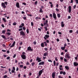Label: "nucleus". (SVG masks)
<instances>
[{"instance_id": "12", "label": "nucleus", "mask_w": 78, "mask_h": 78, "mask_svg": "<svg viewBox=\"0 0 78 78\" xmlns=\"http://www.w3.org/2000/svg\"><path fill=\"white\" fill-rule=\"evenodd\" d=\"M16 44V41H14L13 42V43L12 44V45L10 46V47L11 48H12V47H14V46L15 45V44Z\"/></svg>"}, {"instance_id": "27", "label": "nucleus", "mask_w": 78, "mask_h": 78, "mask_svg": "<svg viewBox=\"0 0 78 78\" xmlns=\"http://www.w3.org/2000/svg\"><path fill=\"white\" fill-rule=\"evenodd\" d=\"M2 20H3L4 22H7L6 20V19L5 18H2Z\"/></svg>"}, {"instance_id": "6", "label": "nucleus", "mask_w": 78, "mask_h": 78, "mask_svg": "<svg viewBox=\"0 0 78 78\" xmlns=\"http://www.w3.org/2000/svg\"><path fill=\"white\" fill-rule=\"evenodd\" d=\"M68 12L69 13H71V12H72V7L71 6H69L68 7Z\"/></svg>"}, {"instance_id": "40", "label": "nucleus", "mask_w": 78, "mask_h": 78, "mask_svg": "<svg viewBox=\"0 0 78 78\" xmlns=\"http://www.w3.org/2000/svg\"><path fill=\"white\" fill-rule=\"evenodd\" d=\"M23 65H21L20 66V68H23Z\"/></svg>"}, {"instance_id": "26", "label": "nucleus", "mask_w": 78, "mask_h": 78, "mask_svg": "<svg viewBox=\"0 0 78 78\" xmlns=\"http://www.w3.org/2000/svg\"><path fill=\"white\" fill-rule=\"evenodd\" d=\"M5 32H6V30H3L2 31V34H5Z\"/></svg>"}, {"instance_id": "64", "label": "nucleus", "mask_w": 78, "mask_h": 78, "mask_svg": "<svg viewBox=\"0 0 78 78\" xmlns=\"http://www.w3.org/2000/svg\"><path fill=\"white\" fill-rule=\"evenodd\" d=\"M46 41L47 43H49V40H47Z\"/></svg>"}, {"instance_id": "34", "label": "nucleus", "mask_w": 78, "mask_h": 78, "mask_svg": "<svg viewBox=\"0 0 78 78\" xmlns=\"http://www.w3.org/2000/svg\"><path fill=\"white\" fill-rule=\"evenodd\" d=\"M11 21H9V22L8 25L9 26H11Z\"/></svg>"}, {"instance_id": "23", "label": "nucleus", "mask_w": 78, "mask_h": 78, "mask_svg": "<svg viewBox=\"0 0 78 78\" xmlns=\"http://www.w3.org/2000/svg\"><path fill=\"white\" fill-rule=\"evenodd\" d=\"M57 15L58 18H60V17H61V15L60 14L58 13Z\"/></svg>"}, {"instance_id": "29", "label": "nucleus", "mask_w": 78, "mask_h": 78, "mask_svg": "<svg viewBox=\"0 0 78 78\" xmlns=\"http://www.w3.org/2000/svg\"><path fill=\"white\" fill-rule=\"evenodd\" d=\"M35 64V62H33L32 63V66H34V65Z\"/></svg>"}, {"instance_id": "17", "label": "nucleus", "mask_w": 78, "mask_h": 78, "mask_svg": "<svg viewBox=\"0 0 78 78\" xmlns=\"http://www.w3.org/2000/svg\"><path fill=\"white\" fill-rule=\"evenodd\" d=\"M48 53L47 52H46L44 53L43 55L44 56H48Z\"/></svg>"}, {"instance_id": "46", "label": "nucleus", "mask_w": 78, "mask_h": 78, "mask_svg": "<svg viewBox=\"0 0 78 78\" xmlns=\"http://www.w3.org/2000/svg\"><path fill=\"white\" fill-rule=\"evenodd\" d=\"M48 62H50L52 63V61L51 60L48 59Z\"/></svg>"}, {"instance_id": "25", "label": "nucleus", "mask_w": 78, "mask_h": 78, "mask_svg": "<svg viewBox=\"0 0 78 78\" xmlns=\"http://www.w3.org/2000/svg\"><path fill=\"white\" fill-rule=\"evenodd\" d=\"M35 19L36 20H38V19H40V20H41V18L40 17H36Z\"/></svg>"}, {"instance_id": "56", "label": "nucleus", "mask_w": 78, "mask_h": 78, "mask_svg": "<svg viewBox=\"0 0 78 78\" xmlns=\"http://www.w3.org/2000/svg\"><path fill=\"white\" fill-rule=\"evenodd\" d=\"M7 32H11V30L9 29H7Z\"/></svg>"}, {"instance_id": "19", "label": "nucleus", "mask_w": 78, "mask_h": 78, "mask_svg": "<svg viewBox=\"0 0 78 78\" xmlns=\"http://www.w3.org/2000/svg\"><path fill=\"white\" fill-rule=\"evenodd\" d=\"M61 48L62 50H65V48H66V47H64V46L62 47H61Z\"/></svg>"}, {"instance_id": "8", "label": "nucleus", "mask_w": 78, "mask_h": 78, "mask_svg": "<svg viewBox=\"0 0 78 78\" xmlns=\"http://www.w3.org/2000/svg\"><path fill=\"white\" fill-rule=\"evenodd\" d=\"M36 61H38V62H41V61H42L41 58H39V57H37L36 59Z\"/></svg>"}, {"instance_id": "21", "label": "nucleus", "mask_w": 78, "mask_h": 78, "mask_svg": "<svg viewBox=\"0 0 78 78\" xmlns=\"http://www.w3.org/2000/svg\"><path fill=\"white\" fill-rule=\"evenodd\" d=\"M47 23H48V20H46V23H44V26H45L46 25Z\"/></svg>"}, {"instance_id": "35", "label": "nucleus", "mask_w": 78, "mask_h": 78, "mask_svg": "<svg viewBox=\"0 0 78 78\" xmlns=\"http://www.w3.org/2000/svg\"><path fill=\"white\" fill-rule=\"evenodd\" d=\"M66 46H67L68 47H69L68 46H67V43H65L64 44V47H66Z\"/></svg>"}, {"instance_id": "42", "label": "nucleus", "mask_w": 78, "mask_h": 78, "mask_svg": "<svg viewBox=\"0 0 78 78\" xmlns=\"http://www.w3.org/2000/svg\"><path fill=\"white\" fill-rule=\"evenodd\" d=\"M4 3V4H5V5H6V6H7V5H8V2H5Z\"/></svg>"}, {"instance_id": "44", "label": "nucleus", "mask_w": 78, "mask_h": 78, "mask_svg": "<svg viewBox=\"0 0 78 78\" xmlns=\"http://www.w3.org/2000/svg\"><path fill=\"white\" fill-rule=\"evenodd\" d=\"M31 26H33V25H34V23H33V22H31Z\"/></svg>"}, {"instance_id": "37", "label": "nucleus", "mask_w": 78, "mask_h": 78, "mask_svg": "<svg viewBox=\"0 0 78 78\" xmlns=\"http://www.w3.org/2000/svg\"><path fill=\"white\" fill-rule=\"evenodd\" d=\"M7 77H8V76H7V75H5L4 76L3 78H7Z\"/></svg>"}, {"instance_id": "48", "label": "nucleus", "mask_w": 78, "mask_h": 78, "mask_svg": "<svg viewBox=\"0 0 78 78\" xmlns=\"http://www.w3.org/2000/svg\"><path fill=\"white\" fill-rule=\"evenodd\" d=\"M44 49L45 50V51H47V50H48V48H44Z\"/></svg>"}, {"instance_id": "13", "label": "nucleus", "mask_w": 78, "mask_h": 78, "mask_svg": "<svg viewBox=\"0 0 78 78\" xmlns=\"http://www.w3.org/2000/svg\"><path fill=\"white\" fill-rule=\"evenodd\" d=\"M73 65H74V66H78V62H74L73 63Z\"/></svg>"}, {"instance_id": "63", "label": "nucleus", "mask_w": 78, "mask_h": 78, "mask_svg": "<svg viewBox=\"0 0 78 78\" xmlns=\"http://www.w3.org/2000/svg\"><path fill=\"white\" fill-rule=\"evenodd\" d=\"M19 67H17L16 68V71H19Z\"/></svg>"}, {"instance_id": "41", "label": "nucleus", "mask_w": 78, "mask_h": 78, "mask_svg": "<svg viewBox=\"0 0 78 78\" xmlns=\"http://www.w3.org/2000/svg\"><path fill=\"white\" fill-rule=\"evenodd\" d=\"M55 10L56 11H57V12H59V9L58 8L55 9Z\"/></svg>"}, {"instance_id": "3", "label": "nucleus", "mask_w": 78, "mask_h": 78, "mask_svg": "<svg viewBox=\"0 0 78 78\" xmlns=\"http://www.w3.org/2000/svg\"><path fill=\"white\" fill-rule=\"evenodd\" d=\"M16 70V68L15 67H12V69L11 70V72L12 73H16V72L15 71Z\"/></svg>"}, {"instance_id": "28", "label": "nucleus", "mask_w": 78, "mask_h": 78, "mask_svg": "<svg viewBox=\"0 0 78 78\" xmlns=\"http://www.w3.org/2000/svg\"><path fill=\"white\" fill-rule=\"evenodd\" d=\"M26 32L27 34H29V30L28 29H27L26 30Z\"/></svg>"}, {"instance_id": "62", "label": "nucleus", "mask_w": 78, "mask_h": 78, "mask_svg": "<svg viewBox=\"0 0 78 78\" xmlns=\"http://www.w3.org/2000/svg\"><path fill=\"white\" fill-rule=\"evenodd\" d=\"M26 64V65H30V63H29V62H27Z\"/></svg>"}, {"instance_id": "58", "label": "nucleus", "mask_w": 78, "mask_h": 78, "mask_svg": "<svg viewBox=\"0 0 78 78\" xmlns=\"http://www.w3.org/2000/svg\"><path fill=\"white\" fill-rule=\"evenodd\" d=\"M1 26L3 28H5V26H4V24H2Z\"/></svg>"}, {"instance_id": "51", "label": "nucleus", "mask_w": 78, "mask_h": 78, "mask_svg": "<svg viewBox=\"0 0 78 78\" xmlns=\"http://www.w3.org/2000/svg\"><path fill=\"white\" fill-rule=\"evenodd\" d=\"M27 68V67L26 66H24L23 67L24 69H26Z\"/></svg>"}, {"instance_id": "38", "label": "nucleus", "mask_w": 78, "mask_h": 78, "mask_svg": "<svg viewBox=\"0 0 78 78\" xmlns=\"http://www.w3.org/2000/svg\"><path fill=\"white\" fill-rule=\"evenodd\" d=\"M13 25L14 26L16 25H17V23H16V22H15L13 23Z\"/></svg>"}, {"instance_id": "33", "label": "nucleus", "mask_w": 78, "mask_h": 78, "mask_svg": "<svg viewBox=\"0 0 78 78\" xmlns=\"http://www.w3.org/2000/svg\"><path fill=\"white\" fill-rule=\"evenodd\" d=\"M34 4L35 5H37V1H36L34 2Z\"/></svg>"}, {"instance_id": "43", "label": "nucleus", "mask_w": 78, "mask_h": 78, "mask_svg": "<svg viewBox=\"0 0 78 78\" xmlns=\"http://www.w3.org/2000/svg\"><path fill=\"white\" fill-rule=\"evenodd\" d=\"M55 61H58V57H55Z\"/></svg>"}, {"instance_id": "61", "label": "nucleus", "mask_w": 78, "mask_h": 78, "mask_svg": "<svg viewBox=\"0 0 78 78\" xmlns=\"http://www.w3.org/2000/svg\"><path fill=\"white\" fill-rule=\"evenodd\" d=\"M76 2V4H78V0H75Z\"/></svg>"}, {"instance_id": "55", "label": "nucleus", "mask_w": 78, "mask_h": 78, "mask_svg": "<svg viewBox=\"0 0 78 78\" xmlns=\"http://www.w3.org/2000/svg\"><path fill=\"white\" fill-rule=\"evenodd\" d=\"M6 59L7 60L9 59H10V57L9 56L6 58Z\"/></svg>"}, {"instance_id": "57", "label": "nucleus", "mask_w": 78, "mask_h": 78, "mask_svg": "<svg viewBox=\"0 0 78 78\" xmlns=\"http://www.w3.org/2000/svg\"><path fill=\"white\" fill-rule=\"evenodd\" d=\"M63 75H65L66 74V72H63Z\"/></svg>"}, {"instance_id": "22", "label": "nucleus", "mask_w": 78, "mask_h": 78, "mask_svg": "<svg viewBox=\"0 0 78 78\" xmlns=\"http://www.w3.org/2000/svg\"><path fill=\"white\" fill-rule=\"evenodd\" d=\"M11 33L9 32L6 33V34L8 35V36H10V35H11Z\"/></svg>"}, {"instance_id": "7", "label": "nucleus", "mask_w": 78, "mask_h": 78, "mask_svg": "<svg viewBox=\"0 0 78 78\" xmlns=\"http://www.w3.org/2000/svg\"><path fill=\"white\" fill-rule=\"evenodd\" d=\"M21 57L22 58V59H26V58H27L26 55H21Z\"/></svg>"}, {"instance_id": "39", "label": "nucleus", "mask_w": 78, "mask_h": 78, "mask_svg": "<svg viewBox=\"0 0 78 78\" xmlns=\"http://www.w3.org/2000/svg\"><path fill=\"white\" fill-rule=\"evenodd\" d=\"M23 30V29L21 28H20V29H19L18 30V31H23V30Z\"/></svg>"}, {"instance_id": "15", "label": "nucleus", "mask_w": 78, "mask_h": 78, "mask_svg": "<svg viewBox=\"0 0 78 78\" xmlns=\"http://www.w3.org/2000/svg\"><path fill=\"white\" fill-rule=\"evenodd\" d=\"M42 70L40 71L38 73V76H41L42 74Z\"/></svg>"}, {"instance_id": "24", "label": "nucleus", "mask_w": 78, "mask_h": 78, "mask_svg": "<svg viewBox=\"0 0 78 78\" xmlns=\"http://www.w3.org/2000/svg\"><path fill=\"white\" fill-rule=\"evenodd\" d=\"M39 11L41 13H42V12H44V11L42 10V8L40 9Z\"/></svg>"}, {"instance_id": "14", "label": "nucleus", "mask_w": 78, "mask_h": 78, "mask_svg": "<svg viewBox=\"0 0 78 78\" xmlns=\"http://www.w3.org/2000/svg\"><path fill=\"white\" fill-rule=\"evenodd\" d=\"M44 64H45V62H40L39 63V66H40L41 65H44Z\"/></svg>"}, {"instance_id": "47", "label": "nucleus", "mask_w": 78, "mask_h": 78, "mask_svg": "<svg viewBox=\"0 0 78 78\" xmlns=\"http://www.w3.org/2000/svg\"><path fill=\"white\" fill-rule=\"evenodd\" d=\"M23 19H24V20H26V19H27V17L24 16L23 17Z\"/></svg>"}, {"instance_id": "59", "label": "nucleus", "mask_w": 78, "mask_h": 78, "mask_svg": "<svg viewBox=\"0 0 78 78\" xmlns=\"http://www.w3.org/2000/svg\"><path fill=\"white\" fill-rule=\"evenodd\" d=\"M56 66H59V63L57 62L56 63Z\"/></svg>"}, {"instance_id": "18", "label": "nucleus", "mask_w": 78, "mask_h": 78, "mask_svg": "<svg viewBox=\"0 0 78 78\" xmlns=\"http://www.w3.org/2000/svg\"><path fill=\"white\" fill-rule=\"evenodd\" d=\"M65 68L66 70H69V66H66L65 67Z\"/></svg>"}, {"instance_id": "9", "label": "nucleus", "mask_w": 78, "mask_h": 78, "mask_svg": "<svg viewBox=\"0 0 78 78\" xmlns=\"http://www.w3.org/2000/svg\"><path fill=\"white\" fill-rule=\"evenodd\" d=\"M27 50L29 51H33V49H32L31 48L30 46H29L27 48Z\"/></svg>"}, {"instance_id": "54", "label": "nucleus", "mask_w": 78, "mask_h": 78, "mask_svg": "<svg viewBox=\"0 0 78 78\" xmlns=\"http://www.w3.org/2000/svg\"><path fill=\"white\" fill-rule=\"evenodd\" d=\"M22 4L23 5H27V4L25 2L22 3Z\"/></svg>"}, {"instance_id": "1", "label": "nucleus", "mask_w": 78, "mask_h": 78, "mask_svg": "<svg viewBox=\"0 0 78 78\" xmlns=\"http://www.w3.org/2000/svg\"><path fill=\"white\" fill-rule=\"evenodd\" d=\"M52 15L53 18L55 19V20H56L57 19V17H56V15L55 13V12H54L52 13Z\"/></svg>"}, {"instance_id": "36", "label": "nucleus", "mask_w": 78, "mask_h": 78, "mask_svg": "<svg viewBox=\"0 0 78 78\" xmlns=\"http://www.w3.org/2000/svg\"><path fill=\"white\" fill-rule=\"evenodd\" d=\"M49 16L51 17V18H53V16L52 15V14H49Z\"/></svg>"}, {"instance_id": "5", "label": "nucleus", "mask_w": 78, "mask_h": 78, "mask_svg": "<svg viewBox=\"0 0 78 78\" xmlns=\"http://www.w3.org/2000/svg\"><path fill=\"white\" fill-rule=\"evenodd\" d=\"M20 35H22L23 36H25V32H23V30H22L20 32Z\"/></svg>"}, {"instance_id": "16", "label": "nucleus", "mask_w": 78, "mask_h": 78, "mask_svg": "<svg viewBox=\"0 0 78 78\" xmlns=\"http://www.w3.org/2000/svg\"><path fill=\"white\" fill-rule=\"evenodd\" d=\"M61 25L62 27H64V22L62 21L61 23Z\"/></svg>"}, {"instance_id": "31", "label": "nucleus", "mask_w": 78, "mask_h": 78, "mask_svg": "<svg viewBox=\"0 0 78 78\" xmlns=\"http://www.w3.org/2000/svg\"><path fill=\"white\" fill-rule=\"evenodd\" d=\"M1 37H2V38H3V39H5V36L4 35H1Z\"/></svg>"}, {"instance_id": "60", "label": "nucleus", "mask_w": 78, "mask_h": 78, "mask_svg": "<svg viewBox=\"0 0 78 78\" xmlns=\"http://www.w3.org/2000/svg\"><path fill=\"white\" fill-rule=\"evenodd\" d=\"M58 34H62V33L60 32H58Z\"/></svg>"}, {"instance_id": "53", "label": "nucleus", "mask_w": 78, "mask_h": 78, "mask_svg": "<svg viewBox=\"0 0 78 78\" xmlns=\"http://www.w3.org/2000/svg\"><path fill=\"white\" fill-rule=\"evenodd\" d=\"M23 30H26V28H25V27H23Z\"/></svg>"}, {"instance_id": "11", "label": "nucleus", "mask_w": 78, "mask_h": 78, "mask_svg": "<svg viewBox=\"0 0 78 78\" xmlns=\"http://www.w3.org/2000/svg\"><path fill=\"white\" fill-rule=\"evenodd\" d=\"M16 6L18 8H20V5L19 4V2H17L16 3Z\"/></svg>"}, {"instance_id": "30", "label": "nucleus", "mask_w": 78, "mask_h": 78, "mask_svg": "<svg viewBox=\"0 0 78 78\" xmlns=\"http://www.w3.org/2000/svg\"><path fill=\"white\" fill-rule=\"evenodd\" d=\"M53 63L54 66H56V61L55 60L54 61Z\"/></svg>"}, {"instance_id": "4", "label": "nucleus", "mask_w": 78, "mask_h": 78, "mask_svg": "<svg viewBox=\"0 0 78 78\" xmlns=\"http://www.w3.org/2000/svg\"><path fill=\"white\" fill-rule=\"evenodd\" d=\"M65 58H67L68 59H70V58H71V57L69 55V54H66L65 56Z\"/></svg>"}, {"instance_id": "52", "label": "nucleus", "mask_w": 78, "mask_h": 78, "mask_svg": "<svg viewBox=\"0 0 78 78\" xmlns=\"http://www.w3.org/2000/svg\"><path fill=\"white\" fill-rule=\"evenodd\" d=\"M16 54H14L13 57V58H16Z\"/></svg>"}, {"instance_id": "2", "label": "nucleus", "mask_w": 78, "mask_h": 78, "mask_svg": "<svg viewBox=\"0 0 78 78\" xmlns=\"http://www.w3.org/2000/svg\"><path fill=\"white\" fill-rule=\"evenodd\" d=\"M49 37H50L49 35L46 34L44 36V37L43 38H44V40H47V39H48V38H49Z\"/></svg>"}, {"instance_id": "45", "label": "nucleus", "mask_w": 78, "mask_h": 78, "mask_svg": "<svg viewBox=\"0 0 78 78\" xmlns=\"http://www.w3.org/2000/svg\"><path fill=\"white\" fill-rule=\"evenodd\" d=\"M69 32H70V33H72L73 32V30H69Z\"/></svg>"}, {"instance_id": "32", "label": "nucleus", "mask_w": 78, "mask_h": 78, "mask_svg": "<svg viewBox=\"0 0 78 78\" xmlns=\"http://www.w3.org/2000/svg\"><path fill=\"white\" fill-rule=\"evenodd\" d=\"M44 29H45V31H47V30H48V29L47 28V27H44Z\"/></svg>"}, {"instance_id": "10", "label": "nucleus", "mask_w": 78, "mask_h": 78, "mask_svg": "<svg viewBox=\"0 0 78 78\" xmlns=\"http://www.w3.org/2000/svg\"><path fill=\"white\" fill-rule=\"evenodd\" d=\"M1 5L2 7L4 8H6V6L4 2L2 3Z\"/></svg>"}, {"instance_id": "20", "label": "nucleus", "mask_w": 78, "mask_h": 78, "mask_svg": "<svg viewBox=\"0 0 78 78\" xmlns=\"http://www.w3.org/2000/svg\"><path fill=\"white\" fill-rule=\"evenodd\" d=\"M41 46L42 47H44V43H41Z\"/></svg>"}, {"instance_id": "49", "label": "nucleus", "mask_w": 78, "mask_h": 78, "mask_svg": "<svg viewBox=\"0 0 78 78\" xmlns=\"http://www.w3.org/2000/svg\"><path fill=\"white\" fill-rule=\"evenodd\" d=\"M21 25L23 27H24V23H22L21 24Z\"/></svg>"}, {"instance_id": "50", "label": "nucleus", "mask_w": 78, "mask_h": 78, "mask_svg": "<svg viewBox=\"0 0 78 78\" xmlns=\"http://www.w3.org/2000/svg\"><path fill=\"white\" fill-rule=\"evenodd\" d=\"M64 61H65V62H67V59H66V58H64Z\"/></svg>"}]
</instances>
